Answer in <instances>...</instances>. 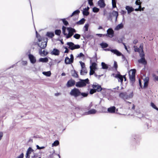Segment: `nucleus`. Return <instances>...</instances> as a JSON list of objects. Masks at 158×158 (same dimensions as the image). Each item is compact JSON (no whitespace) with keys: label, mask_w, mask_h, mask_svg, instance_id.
Returning <instances> with one entry per match:
<instances>
[{"label":"nucleus","mask_w":158,"mask_h":158,"mask_svg":"<svg viewBox=\"0 0 158 158\" xmlns=\"http://www.w3.org/2000/svg\"><path fill=\"white\" fill-rule=\"evenodd\" d=\"M97 64L95 63H93L90 66V71L89 72V75H90L94 74L95 76L98 78H99L101 75H97L95 73V71L97 69Z\"/></svg>","instance_id":"nucleus-1"},{"label":"nucleus","mask_w":158,"mask_h":158,"mask_svg":"<svg viewBox=\"0 0 158 158\" xmlns=\"http://www.w3.org/2000/svg\"><path fill=\"white\" fill-rule=\"evenodd\" d=\"M119 96L120 98L125 100L131 98L133 96V94L132 92L129 93L127 92H122L120 93Z\"/></svg>","instance_id":"nucleus-2"},{"label":"nucleus","mask_w":158,"mask_h":158,"mask_svg":"<svg viewBox=\"0 0 158 158\" xmlns=\"http://www.w3.org/2000/svg\"><path fill=\"white\" fill-rule=\"evenodd\" d=\"M89 84V80L88 78L85 80L80 79V81L76 83V86L78 87H81L85 86L86 84Z\"/></svg>","instance_id":"nucleus-3"},{"label":"nucleus","mask_w":158,"mask_h":158,"mask_svg":"<svg viewBox=\"0 0 158 158\" xmlns=\"http://www.w3.org/2000/svg\"><path fill=\"white\" fill-rule=\"evenodd\" d=\"M67 29L68 31V34L66 33L65 36H66V38L67 39L71 37L73 35L74 33L76 32V30L74 29L71 27H67Z\"/></svg>","instance_id":"nucleus-4"},{"label":"nucleus","mask_w":158,"mask_h":158,"mask_svg":"<svg viewBox=\"0 0 158 158\" xmlns=\"http://www.w3.org/2000/svg\"><path fill=\"white\" fill-rule=\"evenodd\" d=\"M81 92L79 89L76 88L72 89L70 93V94L71 96H74L75 98L79 96Z\"/></svg>","instance_id":"nucleus-5"},{"label":"nucleus","mask_w":158,"mask_h":158,"mask_svg":"<svg viewBox=\"0 0 158 158\" xmlns=\"http://www.w3.org/2000/svg\"><path fill=\"white\" fill-rule=\"evenodd\" d=\"M67 44L69 46V48L72 50L75 49H78L80 48V46L79 45H75L72 42H68Z\"/></svg>","instance_id":"nucleus-6"},{"label":"nucleus","mask_w":158,"mask_h":158,"mask_svg":"<svg viewBox=\"0 0 158 158\" xmlns=\"http://www.w3.org/2000/svg\"><path fill=\"white\" fill-rule=\"evenodd\" d=\"M31 154H32V156H33L34 154L35 155L34 153V150L31 147H29L28 148L27 151L25 156L26 158H30V155Z\"/></svg>","instance_id":"nucleus-7"},{"label":"nucleus","mask_w":158,"mask_h":158,"mask_svg":"<svg viewBox=\"0 0 158 158\" xmlns=\"http://www.w3.org/2000/svg\"><path fill=\"white\" fill-rule=\"evenodd\" d=\"M44 41L40 42H38V46L41 49L44 48L47 46V43L48 42V39L46 38L45 40H43Z\"/></svg>","instance_id":"nucleus-8"},{"label":"nucleus","mask_w":158,"mask_h":158,"mask_svg":"<svg viewBox=\"0 0 158 158\" xmlns=\"http://www.w3.org/2000/svg\"><path fill=\"white\" fill-rule=\"evenodd\" d=\"M73 56L72 54L70 55V58L69 59L68 57L65 58L64 60L65 63L66 64H69L73 63Z\"/></svg>","instance_id":"nucleus-9"},{"label":"nucleus","mask_w":158,"mask_h":158,"mask_svg":"<svg viewBox=\"0 0 158 158\" xmlns=\"http://www.w3.org/2000/svg\"><path fill=\"white\" fill-rule=\"evenodd\" d=\"M139 56L141 57V58L138 60V62L139 63L146 65L147 64V61L144 58V54H143V53H141L140 54Z\"/></svg>","instance_id":"nucleus-10"},{"label":"nucleus","mask_w":158,"mask_h":158,"mask_svg":"<svg viewBox=\"0 0 158 158\" xmlns=\"http://www.w3.org/2000/svg\"><path fill=\"white\" fill-rule=\"evenodd\" d=\"M92 87L96 91L99 92L102 89V88L101 86L97 83L94 84L93 85Z\"/></svg>","instance_id":"nucleus-11"},{"label":"nucleus","mask_w":158,"mask_h":158,"mask_svg":"<svg viewBox=\"0 0 158 158\" xmlns=\"http://www.w3.org/2000/svg\"><path fill=\"white\" fill-rule=\"evenodd\" d=\"M28 58L31 63L34 64L36 62V58L33 55L31 54H29Z\"/></svg>","instance_id":"nucleus-12"},{"label":"nucleus","mask_w":158,"mask_h":158,"mask_svg":"<svg viewBox=\"0 0 158 158\" xmlns=\"http://www.w3.org/2000/svg\"><path fill=\"white\" fill-rule=\"evenodd\" d=\"M75 84V81L71 79L68 81L66 86L67 87H69L73 86Z\"/></svg>","instance_id":"nucleus-13"},{"label":"nucleus","mask_w":158,"mask_h":158,"mask_svg":"<svg viewBox=\"0 0 158 158\" xmlns=\"http://www.w3.org/2000/svg\"><path fill=\"white\" fill-rule=\"evenodd\" d=\"M107 34L106 35L110 37H113L114 34V31L111 29L109 28L107 30Z\"/></svg>","instance_id":"nucleus-14"},{"label":"nucleus","mask_w":158,"mask_h":158,"mask_svg":"<svg viewBox=\"0 0 158 158\" xmlns=\"http://www.w3.org/2000/svg\"><path fill=\"white\" fill-rule=\"evenodd\" d=\"M110 51L112 53H113L114 54H115L118 56H123V55L122 53L117 49H111Z\"/></svg>","instance_id":"nucleus-15"},{"label":"nucleus","mask_w":158,"mask_h":158,"mask_svg":"<svg viewBox=\"0 0 158 158\" xmlns=\"http://www.w3.org/2000/svg\"><path fill=\"white\" fill-rule=\"evenodd\" d=\"M50 53L52 55L58 56L60 54V51L59 50L57 49L54 48L51 52Z\"/></svg>","instance_id":"nucleus-16"},{"label":"nucleus","mask_w":158,"mask_h":158,"mask_svg":"<svg viewBox=\"0 0 158 158\" xmlns=\"http://www.w3.org/2000/svg\"><path fill=\"white\" fill-rule=\"evenodd\" d=\"M98 4L100 7L101 8H104L106 6L104 0H99L98 2Z\"/></svg>","instance_id":"nucleus-17"},{"label":"nucleus","mask_w":158,"mask_h":158,"mask_svg":"<svg viewBox=\"0 0 158 158\" xmlns=\"http://www.w3.org/2000/svg\"><path fill=\"white\" fill-rule=\"evenodd\" d=\"M115 107L114 106H113L109 108L108 109L107 111L108 112L110 113H114L115 112Z\"/></svg>","instance_id":"nucleus-18"},{"label":"nucleus","mask_w":158,"mask_h":158,"mask_svg":"<svg viewBox=\"0 0 158 158\" xmlns=\"http://www.w3.org/2000/svg\"><path fill=\"white\" fill-rule=\"evenodd\" d=\"M149 80V78L148 77H146L144 79V87H146L148 85V83Z\"/></svg>","instance_id":"nucleus-19"},{"label":"nucleus","mask_w":158,"mask_h":158,"mask_svg":"<svg viewBox=\"0 0 158 158\" xmlns=\"http://www.w3.org/2000/svg\"><path fill=\"white\" fill-rule=\"evenodd\" d=\"M97 112V110L95 109H92L89 110L87 112H86V114H95Z\"/></svg>","instance_id":"nucleus-20"},{"label":"nucleus","mask_w":158,"mask_h":158,"mask_svg":"<svg viewBox=\"0 0 158 158\" xmlns=\"http://www.w3.org/2000/svg\"><path fill=\"white\" fill-rule=\"evenodd\" d=\"M39 61L40 62L46 63L48 61V59L47 57H45L44 58H40L39 59Z\"/></svg>","instance_id":"nucleus-21"},{"label":"nucleus","mask_w":158,"mask_h":158,"mask_svg":"<svg viewBox=\"0 0 158 158\" xmlns=\"http://www.w3.org/2000/svg\"><path fill=\"white\" fill-rule=\"evenodd\" d=\"M138 52L139 53V55H140V54L142 53L143 54H144V53H143V46L142 44H140Z\"/></svg>","instance_id":"nucleus-22"},{"label":"nucleus","mask_w":158,"mask_h":158,"mask_svg":"<svg viewBox=\"0 0 158 158\" xmlns=\"http://www.w3.org/2000/svg\"><path fill=\"white\" fill-rule=\"evenodd\" d=\"M87 73V70L86 68L81 69V71L80 73L81 75H84L86 74Z\"/></svg>","instance_id":"nucleus-23"},{"label":"nucleus","mask_w":158,"mask_h":158,"mask_svg":"<svg viewBox=\"0 0 158 158\" xmlns=\"http://www.w3.org/2000/svg\"><path fill=\"white\" fill-rule=\"evenodd\" d=\"M123 27V25L122 23H120L115 28V30H118L119 29H122Z\"/></svg>","instance_id":"nucleus-24"},{"label":"nucleus","mask_w":158,"mask_h":158,"mask_svg":"<svg viewBox=\"0 0 158 158\" xmlns=\"http://www.w3.org/2000/svg\"><path fill=\"white\" fill-rule=\"evenodd\" d=\"M46 35L49 37L52 38L54 36V34L53 32H48L47 33Z\"/></svg>","instance_id":"nucleus-25"},{"label":"nucleus","mask_w":158,"mask_h":158,"mask_svg":"<svg viewBox=\"0 0 158 158\" xmlns=\"http://www.w3.org/2000/svg\"><path fill=\"white\" fill-rule=\"evenodd\" d=\"M135 72L136 70L135 69L130 70L129 72V75H135Z\"/></svg>","instance_id":"nucleus-26"},{"label":"nucleus","mask_w":158,"mask_h":158,"mask_svg":"<svg viewBox=\"0 0 158 158\" xmlns=\"http://www.w3.org/2000/svg\"><path fill=\"white\" fill-rule=\"evenodd\" d=\"M115 77L118 78V81H120L122 82L123 81V77L121 75L119 74H117L116 75Z\"/></svg>","instance_id":"nucleus-27"},{"label":"nucleus","mask_w":158,"mask_h":158,"mask_svg":"<svg viewBox=\"0 0 158 158\" xmlns=\"http://www.w3.org/2000/svg\"><path fill=\"white\" fill-rule=\"evenodd\" d=\"M112 15L113 16H114L116 18V20H117L118 16V13L117 11L113 10L112 12Z\"/></svg>","instance_id":"nucleus-28"},{"label":"nucleus","mask_w":158,"mask_h":158,"mask_svg":"<svg viewBox=\"0 0 158 158\" xmlns=\"http://www.w3.org/2000/svg\"><path fill=\"white\" fill-rule=\"evenodd\" d=\"M85 21V20L84 18H82L77 23V24L78 25H81L83 24Z\"/></svg>","instance_id":"nucleus-29"},{"label":"nucleus","mask_w":158,"mask_h":158,"mask_svg":"<svg viewBox=\"0 0 158 158\" xmlns=\"http://www.w3.org/2000/svg\"><path fill=\"white\" fill-rule=\"evenodd\" d=\"M126 9L127 10L128 13H129L133 11V8L132 7H130L129 6H126Z\"/></svg>","instance_id":"nucleus-30"},{"label":"nucleus","mask_w":158,"mask_h":158,"mask_svg":"<svg viewBox=\"0 0 158 158\" xmlns=\"http://www.w3.org/2000/svg\"><path fill=\"white\" fill-rule=\"evenodd\" d=\"M101 65L102 68L103 69H107L108 68V65L104 62H102Z\"/></svg>","instance_id":"nucleus-31"},{"label":"nucleus","mask_w":158,"mask_h":158,"mask_svg":"<svg viewBox=\"0 0 158 158\" xmlns=\"http://www.w3.org/2000/svg\"><path fill=\"white\" fill-rule=\"evenodd\" d=\"M80 12V11L79 10H77L75 11H74L72 14V15L70 16V17H72L73 16L78 15Z\"/></svg>","instance_id":"nucleus-32"},{"label":"nucleus","mask_w":158,"mask_h":158,"mask_svg":"<svg viewBox=\"0 0 158 158\" xmlns=\"http://www.w3.org/2000/svg\"><path fill=\"white\" fill-rule=\"evenodd\" d=\"M42 73L44 75L47 77H49L51 76V73L50 71L48 72H44Z\"/></svg>","instance_id":"nucleus-33"},{"label":"nucleus","mask_w":158,"mask_h":158,"mask_svg":"<svg viewBox=\"0 0 158 158\" xmlns=\"http://www.w3.org/2000/svg\"><path fill=\"white\" fill-rule=\"evenodd\" d=\"M100 45L102 48H106L108 46V44L105 43H101Z\"/></svg>","instance_id":"nucleus-34"},{"label":"nucleus","mask_w":158,"mask_h":158,"mask_svg":"<svg viewBox=\"0 0 158 158\" xmlns=\"http://www.w3.org/2000/svg\"><path fill=\"white\" fill-rule=\"evenodd\" d=\"M36 37L38 38V42H40L42 40V39L41 38V36L39 34H37V31L36 32Z\"/></svg>","instance_id":"nucleus-35"},{"label":"nucleus","mask_w":158,"mask_h":158,"mask_svg":"<svg viewBox=\"0 0 158 158\" xmlns=\"http://www.w3.org/2000/svg\"><path fill=\"white\" fill-rule=\"evenodd\" d=\"M72 75L73 77L76 78H77L78 77V74L75 70L72 72Z\"/></svg>","instance_id":"nucleus-36"},{"label":"nucleus","mask_w":158,"mask_h":158,"mask_svg":"<svg viewBox=\"0 0 158 158\" xmlns=\"http://www.w3.org/2000/svg\"><path fill=\"white\" fill-rule=\"evenodd\" d=\"M129 78L131 81L132 82H134L135 81V75L129 76Z\"/></svg>","instance_id":"nucleus-37"},{"label":"nucleus","mask_w":158,"mask_h":158,"mask_svg":"<svg viewBox=\"0 0 158 158\" xmlns=\"http://www.w3.org/2000/svg\"><path fill=\"white\" fill-rule=\"evenodd\" d=\"M59 142L58 140H56L54 143L52 144V146H56L59 145Z\"/></svg>","instance_id":"nucleus-38"},{"label":"nucleus","mask_w":158,"mask_h":158,"mask_svg":"<svg viewBox=\"0 0 158 158\" xmlns=\"http://www.w3.org/2000/svg\"><path fill=\"white\" fill-rule=\"evenodd\" d=\"M80 36V35L78 34H76L73 35V37L77 39H79Z\"/></svg>","instance_id":"nucleus-39"},{"label":"nucleus","mask_w":158,"mask_h":158,"mask_svg":"<svg viewBox=\"0 0 158 158\" xmlns=\"http://www.w3.org/2000/svg\"><path fill=\"white\" fill-rule=\"evenodd\" d=\"M61 31L60 30H56L55 31V33L56 35H60V34Z\"/></svg>","instance_id":"nucleus-40"},{"label":"nucleus","mask_w":158,"mask_h":158,"mask_svg":"<svg viewBox=\"0 0 158 158\" xmlns=\"http://www.w3.org/2000/svg\"><path fill=\"white\" fill-rule=\"evenodd\" d=\"M112 6L113 8L116 7V2L115 0H112Z\"/></svg>","instance_id":"nucleus-41"},{"label":"nucleus","mask_w":158,"mask_h":158,"mask_svg":"<svg viewBox=\"0 0 158 158\" xmlns=\"http://www.w3.org/2000/svg\"><path fill=\"white\" fill-rule=\"evenodd\" d=\"M83 14L84 15L87 16L89 15V13L87 11L84 10L83 11Z\"/></svg>","instance_id":"nucleus-42"},{"label":"nucleus","mask_w":158,"mask_h":158,"mask_svg":"<svg viewBox=\"0 0 158 158\" xmlns=\"http://www.w3.org/2000/svg\"><path fill=\"white\" fill-rule=\"evenodd\" d=\"M67 29V28L66 27H64V26H63L62 27V31L64 35H65V34H66V33L65 32V31L66 29Z\"/></svg>","instance_id":"nucleus-43"},{"label":"nucleus","mask_w":158,"mask_h":158,"mask_svg":"<svg viewBox=\"0 0 158 158\" xmlns=\"http://www.w3.org/2000/svg\"><path fill=\"white\" fill-rule=\"evenodd\" d=\"M62 20L63 21V22L65 26H67L69 23L67 21L65 20V19H62Z\"/></svg>","instance_id":"nucleus-44"},{"label":"nucleus","mask_w":158,"mask_h":158,"mask_svg":"<svg viewBox=\"0 0 158 158\" xmlns=\"http://www.w3.org/2000/svg\"><path fill=\"white\" fill-rule=\"evenodd\" d=\"M99 11V9L97 7H94L93 9V11L94 12H98Z\"/></svg>","instance_id":"nucleus-45"},{"label":"nucleus","mask_w":158,"mask_h":158,"mask_svg":"<svg viewBox=\"0 0 158 158\" xmlns=\"http://www.w3.org/2000/svg\"><path fill=\"white\" fill-rule=\"evenodd\" d=\"M89 26V24L87 23L84 26V28H85V31H88Z\"/></svg>","instance_id":"nucleus-46"},{"label":"nucleus","mask_w":158,"mask_h":158,"mask_svg":"<svg viewBox=\"0 0 158 158\" xmlns=\"http://www.w3.org/2000/svg\"><path fill=\"white\" fill-rule=\"evenodd\" d=\"M151 106L153 108L157 110V109H158L155 106V105L152 102H151Z\"/></svg>","instance_id":"nucleus-47"},{"label":"nucleus","mask_w":158,"mask_h":158,"mask_svg":"<svg viewBox=\"0 0 158 158\" xmlns=\"http://www.w3.org/2000/svg\"><path fill=\"white\" fill-rule=\"evenodd\" d=\"M80 64H81V69L85 68V64L84 63L82 62L81 61L80 62Z\"/></svg>","instance_id":"nucleus-48"},{"label":"nucleus","mask_w":158,"mask_h":158,"mask_svg":"<svg viewBox=\"0 0 158 158\" xmlns=\"http://www.w3.org/2000/svg\"><path fill=\"white\" fill-rule=\"evenodd\" d=\"M96 91L95 90V89L93 88L90 89L89 93L91 94H93L94 93L96 92Z\"/></svg>","instance_id":"nucleus-49"},{"label":"nucleus","mask_w":158,"mask_h":158,"mask_svg":"<svg viewBox=\"0 0 158 158\" xmlns=\"http://www.w3.org/2000/svg\"><path fill=\"white\" fill-rule=\"evenodd\" d=\"M84 55L82 53H80L78 55L77 57L80 58L81 57H84Z\"/></svg>","instance_id":"nucleus-50"},{"label":"nucleus","mask_w":158,"mask_h":158,"mask_svg":"<svg viewBox=\"0 0 158 158\" xmlns=\"http://www.w3.org/2000/svg\"><path fill=\"white\" fill-rule=\"evenodd\" d=\"M88 94V93H81L80 95L82 96L83 97H86L87 96V95Z\"/></svg>","instance_id":"nucleus-51"},{"label":"nucleus","mask_w":158,"mask_h":158,"mask_svg":"<svg viewBox=\"0 0 158 158\" xmlns=\"http://www.w3.org/2000/svg\"><path fill=\"white\" fill-rule=\"evenodd\" d=\"M114 67L115 68L116 70H117V69L118 68V65L117 64V63L116 61H114Z\"/></svg>","instance_id":"nucleus-52"},{"label":"nucleus","mask_w":158,"mask_h":158,"mask_svg":"<svg viewBox=\"0 0 158 158\" xmlns=\"http://www.w3.org/2000/svg\"><path fill=\"white\" fill-rule=\"evenodd\" d=\"M42 55L46 56L48 54V52H47L45 51V50H43L42 52Z\"/></svg>","instance_id":"nucleus-53"},{"label":"nucleus","mask_w":158,"mask_h":158,"mask_svg":"<svg viewBox=\"0 0 158 158\" xmlns=\"http://www.w3.org/2000/svg\"><path fill=\"white\" fill-rule=\"evenodd\" d=\"M89 4L90 6H92L93 5V0H88Z\"/></svg>","instance_id":"nucleus-54"},{"label":"nucleus","mask_w":158,"mask_h":158,"mask_svg":"<svg viewBox=\"0 0 158 158\" xmlns=\"http://www.w3.org/2000/svg\"><path fill=\"white\" fill-rule=\"evenodd\" d=\"M22 64L23 65H25L27 64V61H23L21 62Z\"/></svg>","instance_id":"nucleus-55"},{"label":"nucleus","mask_w":158,"mask_h":158,"mask_svg":"<svg viewBox=\"0 0 158 158\" xmlns=\"http://www.w3.org/2000/svg\"><path fill=\"white\" fill-rule=\"evenodd\" d=\"M36 147H37V149H44V147H40L38 145H36Z\"/></svg>","instance_id":"nucleus-56"},{"label":"nucleus","mask_w":158,"mask_h":158,"mask_svg":"<svg viewBox=\"0 0 158 158\" xmlns=\"http://www.w3.org/2000/svg\"><path fill=\"white\" fill-rule=\"evenodd\" d=\"M61 94L60 93H57L55 94V96L56 97L58 96L61 95Z\"/></svg>","instance_id":"nucleus-57"},{"label":"nucleus","mask_w":158,"mask_h":158,"mask_svg":"<svg viewBox=\"0 0 158 158\" xmlns=\"http://www.w3.org/2000/svg\"><path fill=\"white\" fill-rule=\"evenodd\" d=\"M153 77L155 78V80L158 81V76H156L155 74L153 75Z\"/></svg>","instance_id":"nucleus-58"},{"label":"nucleus","mask_w":158,"mask_h":158,"mask_svg":"<svg viewBox=\"0 0 158 158\" xmlns=\"http://www.w3.org/2000/svg\"><path fill=\"white\" fill-rule=\"evenodd\" d=\"M3 135V133L2 132H0V141L1 140Z\"/></svg>","instance_id":"nucleus-59"},{"label":"nucleus","mask_w":158,"mask_h":158,"mask_svg":"<svg viewBox=\"0 0 158 158\" xmlns=\"http://www.w3.org/2000/svg\"><path fill=\"white\" fill-rule=\"evenodd\" d=\"M134 50L135 52H138L139 51V48L136 47H134Z\"/></svg>","instance_id":"nucleus-60"},{"label":"nucleus","mask_w":158,"mask_h":158,"mask_svg":"<svg viewBox=\"0 0 158 158\" xmlns=\"http://www.w3.org/2000/svg\"><path fill=\"white\" fill-rule=\"evenodd\" d=\"M135 4L136 5H139L140 4H141V2H139L138 1H135Z\"/></svg>","instance_id":"nucleus-61"},{"label":"nucleus","mask_w":158,"mask_h":158,"mask_svg":"<svg viewBox=\"0 0 158 158\" xmlns=\"http://www.w3.org/2000/svg\"><path fill=\"white\" fill-rule=\"evenodd\" d=\"M42 49H40L39 50V53L42 56H43V55H42Z\"/></svg>","instance_id":"nucleus-62"},{"label":"nucleus","mask_w":158,"mask_h":158,"mask_svg":"<svg viewBox=\"0 0 158 158\" xmlns=\"http://www.w3.org/2000/svg\"><path fill=\"white\" fill-rule=\"evenodd\" d=\"M64 48L65 49V50L64 52L65 53H68L69 52V50H68V48L66 47H65Z\"/></svg>","instance_id":"nucleus-63"},{"label":"nucleus","mask_w":158,"mask_h":158,"mask_svg":"<svg viewBox=\"0 0 158 158\" xmlns=\"http://www.w3.org/2000/svg\"><path fill=\"white\" fill-rule=\"evenodd\" d=\"M138 42V40H134V41H133V43L134 44H136Z\"/></svg>","instance_id":"nucleus-64"}]
</instances>
